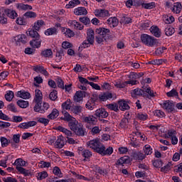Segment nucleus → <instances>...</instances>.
<instances>
[{
    "instance_id": "6e6552de",
    "label": "nucleus",
    "mask_w": 182,
    "mask_h": 182,
    "mask_svg": "<svg viewBox=\"0 0 182 182\" xmlns=\"http://www.w3.org/2000/svg\"><path fill=\"white\" fill-rule=\"evenodd\" d=\"M94 14L97 18H109L110 16V13L106 9H97Z\"/></svg>"
},
{
    "instance_id": "69168bd1",
    "label": "nucleus",
    "mask_w": 182,
    "mask_h": 182,
    "mask_svg": "<svg viewBox=\"0 0 182 182\" xmlns=\"http://www.w3.org/2000/svg\"><path fill=\"white\" fill-rule=\"evenodd\" d=\"M49 99L53 101L56 100L58 99V91L53 90L49 95Z\"/></svg>"
},
{
    "instance_id": "412c9836",
    "label": "nucleus",
    "mask_w": 182,
    "mask_h": 182,
    "mask_svg": "<svg viewBox=\"0 0 182 182\" xmlns=\"http://www.w3.org/2000/svg\"><path fill=\"white\" fill-rule=\"evenodd\" d=\"M146 155L140 151L134 152L132 155V160H144Z\"/></svg>"
},
{
    "instance_id": "39448f33",
    "label": "nucleus",
    "mask_w": 182,
    "mask_h": 182,
    "mask_svg": "<svg viewBox=\"0 0 182 182\" xmlns=\"http://www.w3.org/2000/svg\"><path fill=\"white\" fill-rule=\"evenodd\" d=\"M177 132L175 130H169L166 134V139H170L171 144L176 146L178 143V138H177Z\"/></svg>"
},
{
    "instance_id": "f03ea898",
    "label": "nucleus",
    "mask_w": 182,
    "mask_h": 182,
    "mask_svg": "<svg viewBox=\"0 0 182 182\" xmlns=\"http://www.w3.org/2000/svg\"><path fill=\"white\" fill-rule=\"evenodd\" d=\"M146 93H147L151 97H154L156 96V93L154 91L151 90V88L146 85V87L142 86V90L140 88L134 89L132 91V96H146Z\"/></svg>"
},
{
    "instance_id": "13d9d810",
    "label": "nucleus",
    "mask_w": 182,
    "mask_h": 182,
    "mask_svg": "<svg viewBox=\"0 0 182 182\" xmlns=\"http://www.w3.org/2000/svg\"><path fill=\"white\" fill-rule=\"evenodd\" d=\"M15 95L14 94V92L12 91H8L6 94L5 95V99L7 100V102H11L12 99H14Z\"/></svg>"
},
{
    "instance_id": "6e6d98bb",
    "label": "nucleus",
    "mask_w": 182,
    "mask_h": 182,
    "mask_svg": "<svg viewBox=\"0 0 182 182\" xmlns=\"http://www.w3.org/2000/svg\"><path fill=\"white\" fill-rule=\"evenodd\" d=\"M48 174L46 171H41L36 175L37 180H45L48 177Z\"/></svg>"
},
{
    "instance_id": "4c0bfd02",
    "label": "nucleus",
    "mask_w": 182,
    "mask_h": 182,
    "mask_svg": "<svg viewBox=\"0 0 182 182\" xmlns=\"http://www.w3.org/2000/svg\"><path fill=\"white\" fill-rule=\"evenodd\" d=\"M163 21L165 22V23L168 25L170 23H173V22L175 21V18L171 15H165L163 16Z\"/></svg>"
},
{
    "instance_id": "052dcab7",
    "label": "nucleus",
    "mask_w": 182,
    "mask_h": 182,
    "mask_svg": "<svg viewBox=\"0 0 182 182\" xmlns=\"http://www.w3.org/2000/svg\"><path fill=\"white\" fill-rule=\"evenodd\" d=\"M166 95L168 97H178V92H177V90L173 89L172 90L168 92Z\"/></svg>"
},
{
    "instance_id": "dca6fc26",
    "label": "nucleus",
    "mask_w": 182,
    "mask_h": 182,
    "mask_svg": "<svg viewBox=\"0 0 182 182\" xmlns=\"http://www.w3.org/2000/svg\"><path fill=\"white\" fill-rule=\"evenodd\" d=\"M95 116L97 117H101L102 119H106V117L109 116V113L107 112L106 109L100 108L95 111Z\"/></svg>"
},
{
    "instance_id": "f3484780",
    "label": "nucleus",
    "mask_w": 182,
    "mask_h": 182,
    "mask_svg": "<svg viewBox=\"0 0 182 182\" xmlns=\"http://www.w3.org/2000/svg\"><path fill=\"white\" fill-rule=\"evenodd\" d=\"M150 32L156 38H160L161 36V30L157 26H152L150 28Z\"/></svg>"
},
{
    "instance_id": "72a5a7b5",
    "label": "nucleus",
    "mask_w": 182,
    "mask_h": 182,
    "mask_svg": "<svg viewBox=\"0 0 182 182\" xmlns=\"http://www.w3.org/2000/svg\"><path fill=\"white\" fill-rule=\"evenodd\" d=\"M5 15V11L0 10V23H1V25H6V23H8V18Z\"/></svg>"
},
{
    "instance_id": "37998d69",
    "label": "nucleus",
    "mask_w": 182,
    "mask_h": 182,
    "mask_svg": "<svg viewBox=\"0 0 182 182\" xmlns=\"http://www.w3.org/2000/svg\"><path fill=\"white\" fill-rule=\"evenodd\" d=\"M112 97H113V95L110 92H105L100 95V99L102 100V102H106V100H109V99H112Z\"/></svg>"
},
{
    "instance_id": "473e14b6",
    "label": "nucleus",
    "mask_w": 182,
    "mask_h": 182,
    "mask_svg": "<svg viewBox=\"0 0 182 182\" xmlns=\"http://www.w3.org/2000/svg\"><path fill=\"white\" fill-rule=\"evenodd\" d=\"M107 23H108V25H110V26L114 28L115 26H117V25H119V20H117V18L116 17H111L107 19Z\"/></svg>"
},
{
    "instance_id": "864d4df0",
    "label": "nucleus",
    "mask_w": 182,
    "mask_h": 182,
    "mask_svg": "<svg viewBox=\"0 0 182 182\" xmlns=\"http://www.w3.org/2000/svg\"><path fill=\"white\" fill-rule=\"evenodd\" d=\"M53 173L55 176H57V177H59L60 178H62V177H63L62 171H60V168L58 166H55L53 168Z\"/></svg>"
},
{
    "instance_id": "603ef678",
    "label": "nucleus",
    "mask_w": 182,
    "mask_h": 182,
    "mask_svg": "<svg viewBox=\"0 0 182 182\" xmlns=\"http://www.w3.org/2000/svg\"><path fill=\"white\" fill-rule=\"evenodd\" d=\"M144 153H145V156H149L153 153V149L151 146L149 144H146L144 147Z\"/></svg>"
},
{
    "instance_id": "774afa93",
    "label": "nucleus",
    "mask_w": 182,
    "mask_h": 182,
    "mask_svg": "<svg viewBox=\"0 0 182 182\" xmlns=\"http://www.w3.org/2000/svg\"><path fill=\"white\" fill-rule=\"evenodd\" d=\"M4 182H17L18 181L15 178H12L11 176L4 177L2 178Z\"/></svg>"
},
{
    "instance_id": "9d476101",
    "label": "nucleus",
    "mask_w": 182,
    "mask_h": 182,
    "mask_svg": "<svg viewBox=\"0 0 182 182\" xmlns=\"http://www.w3.org/2000/svg\"><path fill=\"white\" fill-rule=\"evenodd\" d=\"M68 26L70 28H73V29H76V31H82L83 28H85V26L82 23L77 22L75 20H70L68 21Z\"/></svg>"
},
{
    "instance_id": "423d86ee",
    "label": "nucleus",
    "mask_w": 182,
    "mask_h": 182,
    "mask_svg": "<svg viewBox=\"0 0 182 182\" xmlns=\"http://www.w3.org/2000/svg\"><path fill=\"white\" fill-rule=\"evenodd\" d=\"M82 122L86 123L87 126H95L97 123V118L93 115L84 116L82 117Z\"/></svg>"
},
{
    "instance_id": "6ab92c4d",
    "label": "nucleus",
    "mask_w": 182,
    "mask_h": 182,
    "mask_svg": "<svg viewBox=\"0 0 182 182\" xmlns=\"http://www.w3.org/2000/svg\"><path fill=\"white\" fill-rule=\"evenodd\" d=\"M93 41H90V40H85L81 45L78 48V50L80 52H82L84 49H86V48H90V45H93Z\"/></svg>"
},
{
    "instance_id": "0eeeda50",
    "label": "nucleus",
    "mask_w": 182,
    "mask_h": 182,
    "mask_svg": "<svg viewBox=\"0 0 182 182\" xmlns=\"http://www.w3.org/2000/svg\"><path fill=\"white\" fill-rule=\"evenodd\" d=\"M128 77H129V80L125 81V87H127V85H130L131 86H134L135 85H136L138 83L137 80H136V79H137V77H139V75H137V73H131L128 75Z\"/></svg>"
},
{
    "instance_id": "4be33fe9",
    "label": "nucleus",
    "mask_w": 182,
    "mask_h": 182,
    "mask_svg": "<svg viewBox=\"0 0 182 182\" xmlns=\"http://www.w3.org/2000/svg\"><path fill=\"white\" fill-rule=\"evenodd\" d=\"M17 97H21V99H31V93L25 90H20L17 92Z\"/></svg>"
},
{
    "instance_id": "c03bdc74",
    "label": "nucleus",
    "mask_w": 182,
    "mask_h": 182,
    "mask_svg": "<svg viewBox=\"0 0 182 182\" xmlns=\"http://www.w3.org/2000/svg\"><path fill=\"white\" fill-rule=\"evenodd\" d=\"M36 103L33 110L34 112H38V113H43L44 110H42V102H33Z\"/></svg>"
},
{
    "instance_id": "2eb2a0df",
    "label": "nucleus",
    "mask_w": 182,
    "mask_h": 182,
    "mask_svg": "<svg viewBox=\"0 0 182 182\" xmlns=\"http://www.w3.org/2000/svg\"><path fill=\"white\" fill-rule=\"evenodd\" d=\"M16 8L18 11H32V6L29 4H23V3H18L16 4Z\"/></svg>"
},
{
    "instance_id": "a18cd8bd",
    "label": "nucleus",
    "mask_w": 182,
    "mask_h": 182,
    "mask_svg": "<svg viewBox=\"0 0 182 182\" xmlns=\"http://www.w3.org/2000/svg\"><path fill=\"white\" fill-rule=\"evenodd\" d=\"M136 117L138 119V120L144 122V120H147V119H149V115H147L146 113L138 112L136 114Z\"/></svg>"
},
{
    "instance_id": "b1692460",
    "label": "nucleus",
    "mask_w": 182,
    "mask_h": 182,
    "mask_svg": "<svg viewBox=\"0 0 182 182\" xmlns=\"http://www.w3.org/2000/svg\"><path fill=\"white\" fill-rule=\"evenodd\" d=\"M85 92L83 91H77L74 95V102H76L77 103H79L83 100V94Z\"/></svg>"
},
{
    "instance_id": "20e7f679",
    "label": "nucleus",
    "mask_w": 182,
    "mask_h": 182,
    "mask_svg": "<svg viewBox=\"0 0 182 182\" xmlns=\"http://www.w3.org/2000/svg\"><path fill=\"white\" fill-rule=\"evenodd\" d=\"M87 146L90 149H92V150H95L97 153L99 154V150H100L103 146L102 143H100V141L99 139H95L90 140L87 142Z\"/></svg>"
},
{
    "instance_id": "9b49d317",
    "label": "nucleus",
    "mask_w": 182,
    "mask_h": 182,
    "mask_svg": "<svg viewBox=\"0 0 182 182\" xmlns=\"http://www.w3.org/2000/svg\"><path fill=\"white\" fill-rule=\"evenodd\" d=\"M98 151V154H101V156H111V154H113V147L109 146L106 149L105 145H102V147Z\"/></svg>"
},
{
    "instance_id": "3c124183",
    "label": "nucleus",
    "mask_w": 182,
    "mask_h": 182,
    "mask_svg": "<svg viewBox=\"0 0 182 182\" xmlns=\"http://www.w3.org/2000/svg\"><path fill=\"white\" fill-rule=\"evenodd\" d=\"M94 170L95 173H99V174H101L102 176H106L107 174V171L106 169H102L98 166H95Z\"/></svg>"
},
{
    "instance_id": "f704fd0d",
    "label": "nucleus",
    "mask_w": 182,
    "mask_h": 182,
    "mask_svg": "<svg viewBox=\"0 0 182 182\" xmlns=\"http://www.w3.org/2000/svg\"><path fill=\"white\" fill-rule=\"evenodd\" d=\"M58 116H59V110H58L56 108H54L53 109L51 113L47 116V117L50 120H55V119H56Z\"/></svg>"
},
{
    "instance_id": "680f3d73",
    "label": "nucleus",
    "mask_w": 182,
    "mask_h": 182,
    "mask_svg": "<svg viewBox=\"0 0 182 182\" xmlns=\"http://www.w3.org/2000/svg\"><path fill=\"white\" fill-rule=\"evenodd\" d=\"M52 55H53V53L50 49L44 50L42 52V55L44 56V58H50Z\"/></svg>"
},
{
    "instance_id": "5701e85b",
    "label": "nucleus",
    "mask_w": 182,
    "mask_h": 182,
    "mask_svg": "<svg viewBox=\"0 0 182 182\" xmlns=\"http://www.w3.org/2000/svg\"><path fill=\"white\" fill-rule=\"evenodd\" d=\"M128 163H130V158L127 156H124L118 159L116 164L117 166H123V164H128Z\"/></svg>"
},
{
    "instance_id": "2f4dec72",
    "label": "nucleus",
    "mask_w": 182,
    "mask_h": 182,
    "mask_svg": "<svg viewBox=\"0 0 182 182\" xmlns=\"http://www.w3.org/2000/svg\"><path fill=\"white\" fill-rule=\"evenodd\" d=\"M181 3L176 2L174 3L173 6L171 8V10L173 14H180V12H181Z\"/></svg>"
},
{
    "instance_id": "c85d7f7f",
    "label": "nucleus",
    "mask_w": 182,
    "mask_h": 182,
    "mask_svg": "<svg viewBox=\"0 0 182 182\" xmlns=\"http://www.w3.org/2000/svg\"><path fill=\"white\" fill-rule=\"evenodd\" d=\"M119 107L120 110H129L130 109V107L129 106V104H127V102H126L124 100H121L119 101Z\"/></svg>"
},
{
    "instance_id": "0e129e2a",
    "label": "nucleus",
    "mask_w": 182,
    "mask_h": 182,
    "mask_svg": "<svg viewBox=\"0 0 182 182\" xmlns=\"http://www.w3.org/2000/svg\"><path fill=\"white\" fill-rule=\"evenodd\" d=\"M153 166L156 168H160L163 166V161L160 159L155 160L153 161Z\"/></svg>"
},
{
    "instance_id": "bb28decb",
    "label": "nucleus",
    "mask_w": 182,
    "mask_h": 182,
    "mask_svg": "<svg viewBox=\"0 0 182 182\" xmlns=\"http://www.w3.org/2000/svg\"><path fill=\"white\" fill-rule=\"evenodd\" d=\"M62 33L65 36H66V38H73V36H75V32H73L70 28H63Z\"/></svg>"
},
{
    "instance_id": "7ed1b4c3",
    "label": "nucleus",
    "mask_w": 182,
    "mask_h": 182,
    "mask_svg": "<svg viewBox=\"0 0 182 182\" xmlns=\"http://www.w3.org/2000/svg\"><path fill=\"white\" fill-rule=\"evenodd\" d=\"M68 126L77 136H85V129H83V126L77 124L76 122H70Z\"/></svg>"
},
{
    "instance_id": "79ce46f5",
    "label": "nucleus",
    "mask_w": 182,
    "mask_h": 182,
    "mask_svg": "<svg viewBox=\"0 0 182 182\" xmlns=\"http://www.w3.org/2000/svg\"><path fill=\"white\" fill-rule=\"evenodd\" d=\"M27 163L28 162L25 161L22 159H16V161L14 162V165L16 166V167H25V166H26Z\"/></svg>"
},
{
    "instance_id": "f257e3e1",
    "label": "nucleus",
    "mask_w": 182,
    "mask_h": 182,
    "mask_svg": "<svg viewBox=\"0 0 182 182\" xmlns=\"http://www.w3.org/2000/svg\"><path fill=\"white\" fill-rule=\"evenodd\" d=\"M141 41L145 46H149V48H153L154 46H159L160 43H159V39L149 36V34H142L141 36Z\"/></svg>"
},
{
    "instance_id": "c756f323",
    "label": "nucleus",
    "mask_w": 182,
    "mask_h": 182,
    "mask_svg": "<svg viewBox=\"0 0 182 182\" xmlns=\"http://www.w3.org/2000/svg\"><path fill=\"white\" fill-rule=\"evenodd\" d=\"M57 130H58V132H62V133H64V134H65V136H67V138L72 137V136L73 134L72 133V131L68 130V129H66L63 127H60V126L58 127Z\"/></svg>"
},
{
    "instance_id": "8fccbe9b",
    "label": "nucleus",
    "mask_w": 182,
    "mask_h": 182,
    "mask_svg": "<svg viewBox=\"0 0 182 182\" xmlns=\"http://www.w3.org/2000/svg\"><path fill=\"white\" fill-rule=\"evenodd\" d=\"M17 105L21 107V109H26L29 106V102L25 101L23 100H20L17 101Z\"/></svg>"
},
{
    "instance_id": "5fc2aeb1",
    "label": "nucleus",
    "mask_w": 182,
    "mask_h": 182,
    "mask_svg": "<svg viewBox=\"0 0 182 182\" xmlns=\"http://www.w3.org/2000/svg\"><path fill=\"white\" fill-rule=\"evenodd\" d=\"M73 176L77 178V180H84V181H89V178H87L85 176H83L82 175H80L79 173H77L75 171H72Z\"/></svg>"
},
{
    "instance_id": "09e8293b",
    "label": "nucleus",
    "mask_w": 182,
    "mask_h": 182,
    "mask_svg": "<svg viewBox=\"0 0 182 182\" xmlns=\"http://www.w3.org/2000/svg\"><path fill=\"white\" fill-rule=\"evenodd\" d=\"M61 106L63 110H70L72 108V102H70V100H67Z\"/></svg>"
},
{
    "instance_id": "c9c22d12",
    "label": "nucleus",
    "mask_w": 182,
    "mask_h": 182,
    "mask_svg": "<svg viewBox=\"0 0 182 182\" xmlns=\"http://www.w3.org/2000/svg\"><path fill=\"white\" fill-rule=\"evenodd\" d=\"M45 25L43 20H38L33 23V28L35 31H41V28Z\"/></svg>"
},
{
    "instance_id": "ea45409f",
    "label": "nucleus",
    "mask_w": 182,
    "mask_h": 182,
    "mask_svg": "<svg viewBox=\"0 0 182 182\" xmlns=\"http://www.w3.org/2000/svg\"><path fill=\"white\" fill-rule=\"evenodd\" d=\"M14 40L16 42L26 43V36H25V34L18 35L14 38Z\"/></svg>"
},
{
    "instance_id": "393cba45",
    "label": "nucleus",
    "mask_w": 182,
    "mask_h": 182,
    "mask_svg": "<svg viewBox=\"0 0 182 182\" xmlns=\"http://www.w3.org/2000/svg\"><path fill=\"white\" fill-rule=\"evenodd\" d=\"M74 14L77 16L87 15V10L85 7H77L74 9Z\"/></svg>"
},
{
    "instance_id": "4d7b16f0",
    "label": "nucleus",
    "mask_w": 182,
    "mask_h": 182,
    "mask_svg": "<svg viewBox=\"0 0 182 182\" xmlns=\"http://www.w3.org/2000/svg\"><path fill=\"white\" fill-rule=\"evenodd\" d=\"M174 32H176V31L174 30V28L170 26H167L165 28V34L166 35V36H171V35H173Z\"/></svg>"
},
{
    "instance_id": "7c9ffc66",
    "label": "nucleus",
    "mask_w": 182,
    "mask_h": 182,
    "mask_svg": "<svg viewBox=\"0 0 182 182\" xmlns=\"http://www.w3.org/2000/svg\"><path fill=\"white\" fill-rule=\"evenodd\" d=\"M95 32L96 33H97V35H100V36H102V38H105V36H106V35H107V33L110 32V30H109L108 28H97Z\"/></svg>"
},
{
    "instance_id": "1a4fd4ad",
    "label": "nucleus",
    "mask_w": 182,
    "mask_h": 182,
    "mask_svg": "<svg viewBox=\"0 0 182 182\" xmlns=\"http://www.w3.org/2000/svg\"><path fill=\"white\" fill-rule=\"evenodd\" d=\"M78 154L84 157L85 160L87 161L92 156V151L83 147L78 148Z\"/></svg>"
},
{
    "instance_id": "58836bf2",
    "label": "nucleus",
    "mask_w": 182,
    "mask_h": 182,
    "mask_svg": "<svg viewBox=\"0 0 182 182\" xmlns=\"http://www.w3.org/2000/svg\"><path fill=\"white\" fill-rule=\"evenodd\" d=\"M45 35L46 36H50L52 35H58V29L56 28H48L45 31Z\"/></svg>"
},
{
    "instance_id": "338daca9",
    "label": "nucleus",
    "mask_w": 182,
    "mask_h": 182,
    "mask_svg": "<svg viewBox=\"0 0 182 182\" xmlns=\"http://www.w3.org/2000/svg\"><path fill=\"white\" fill-rule=\"evenodd\" d=\"M16 23L17 25H26V20L23 17H18Z\"/></svg>"
},
{
    "instance_id": "a878e982",
    "label": "nucleus",
    "mask_w": 182,
    "mask_h": 182,
    "mask_svg": "<svg viewBox=\"0 0 182 182\" xmlns=\"http://www.w3.org/2000/svg\"><path fill=\"white\" fill-rule=\"evenodd\" d=\"M43 99V95H42V91L39 89H36L35 90V97L33 102H42Z\"/></svg>"
},
{
    "instance_id": "f8f14e48",
    "label": "nucleus",
    "mask_w": 182,
    "mask_h": 182,
    "mask_svg": "<svg viewBox=\"0 0 182 182\" xmlns=\"http://www.w3.org/2000/svg\"><path fill=\"white\" fill-rule=\"evenodd\" d=\"M162 107L164 110H166L168 113H171V112L174 110V104L171 101L166 100L162 103Z\"/></svg>"
},
{
    "instance_id": "aec40b11",
    "label": "nucleus",
    "mask_w": 182,
    "mask_h": 182,
    "mask_svg": "<svg viewBox=\"0 0 182 182\" xmlns=\"http://www.w3.org/2000/svg\"><path fill=\"white\" fill-rule=\"evenodd\" d=\"M65 146V138L63 136H59L55 143L56 149H62Z\"/></svg>"
},
{
    "instance_id": "de8ad7c7",
    "label": "nucleus",
    "mask_w": 182,
    "mask_h": 182,
    "mask_svg": "<svg viewBox=\"0 0 182 182\" xmlns=\"http://www.w3.org/2000/svg\"><path fill=\"white\" fill-rule=\"evenodd\" d=\"M141 6L144 9H153L154 8H156V3L155 2L143 3L141 4Z\"/></svg>"
},
{
    "instance_id": "a19ab883",
    "label": "nucleus",
    "mask_w": 182,
    "mask_h": 182,
    "mask_svg": "<svg viewBox=\"0 0 182 182\" xmlns=\"http://www.w3.org/2000/svg\"><path fill=\"white\" fill-rule=\"evenodd\" d=\"M16 170L18 171L21 173V174H23L25 177H28L31 174V172H29L28 170H26L22 166H16Z\"/></svg>"
},
{
    "instance_id": "bf43d9fd",
    "label": "nucleus",
    "mask_w": 182,
    "mask_h": 182,
    "mask_svg": "<svg viewBox=\"0 0 182 182\" xmlns=\"http://www.w3.org/2000/svg\"><path fill=\"white\" fill-rule=\"evenodd\" d=\"M63 117H61L62 120H65L66 122H70V120H72V116H70L68 112L63 111L62 112Z\"/></svg>"
},
{
    "instance_id": "49530a36",
    "label": "nucleus",
    "mask_w": 182,
    "mask_h": 182,
    "mask_svg": "<svg viewBox=\"0 0 182 182\" xmlns=\"http://www.w3.org/2000/svg\"><path fill=\"white\" fill-rule=\"evenodd\" d=\"M87 39L91 42H95V31L92 29H88L87 33Z\"/></svg>"
},
{
    "instance_id": "4468645a",
    "label": "nucleus",
    "mask_w": 182,
    "mask_h": 182,
    "mask_svg": "<svg viewBox=\"0 0 182 182\" xmlns=\"http://www.w3.org/2000/svg\"><path fill=\"white\" fill-rule=\"evenodd\" d=\"M33 70L37 73H41L44 76H49V73L45 69L43 66L41 65H35L33 67Z\"/></svg>"
},
{
    "instance_id": "cd10ccee",
    "label": "nucleus",
    "mask_w": 182,
    "mask_h": 182,
    "mask_svg": "<svg viewBox=\"0 0 182 182\" xmlns=\"http://www.w3.org/2000/svg\"><path fill=\"white\" fill-rule=\"evenodd\" d=\"M26 33L28 36H31V38H33V39L41 38V36H39V33L35 29L30 28L27 31Z\"/></svg>"
},
{
    "instance_id": "ddd939ff",
    "label": "nucleus",
    "mask_w": 182,
    "mask_h": 182,
    "mask_svg": "<svg viewBox=\"0 0 182 182\" xmlns=\"http://www.w3.org/2000/svg\"><path fill=\"white\" fill-rule=\"evenodd\" d=\"M4 14H6V16L10 18V19H16V18H18V13L13 9H4Z\"/></svg>"
},
{
    "instance_id": "e433bc0d",
    "label": "nucleus",
    "mask_w": 182,
    "mask_h": 182,
    "mask_svg": "<svg viewBox=\"0 0 182 182\" xmlns=\"http://www.w3.org/2000/svg\"><path fill=\"white\" fill-rule=\"evenodd\" d=\"M80 4V1L79 0H71L69 1L68 4L65 5V8L67 9H70L72 8H75V6H77V5Z\"/></svg>"
},
{
    "instance_id": "e2e57ef3",
    "label": "nucleus",
    "mask_w": 182,
    "mask_h": 182,
    "mask_svg": "<svg viewBox=\"0 0 182 182\" xmlns=\"http://www.w3.org/2000/svg\"><path fill=\"white\" fill-rule=\"evenodd\" d=\"M56 82L58 87H60V89L65 90V82H63V80H62V78L58 77L56 78Z\"/></svg>"
},
{
    "instance_id": "a211bd4d",
    "label": "nucleus",
    "mask_w": 182,
    "mask_h": 182,
    "mask_svg": "<svg viewBox=\"0 0 182 182\" xmlns=\"http://www.w3.org/2000/svg\"><path fill=\"white\" fill-rule=\"evenodd\" d=\"M42 43V40H41V37H38L36 39H33L30 41V45L31 48H33L34 49H38L41 48V44Z\"/></svg>"
}]
</instances>
